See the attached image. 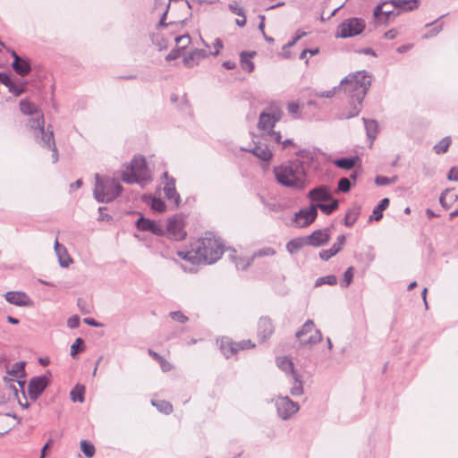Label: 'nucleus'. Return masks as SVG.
<instances>
[{"mask_svg":"<svg viewBox=\"0 0 458 458\" xmlns=\"http://www.w3.org/2000/svg\"><path fill=\"white\" fill-rule=\"evenodd\" d=\"M275 124V120L273 119V115H270V113L263 112L260 114L259 120V128L260 130H270Z\"/></svg>","mask_w":458,"mask_h":458,"instance_id":"obj_35","label":"nucleus"},{"mask_svg":"<svg viewBox=\"0 0 458 458\" xmlns=\"http://www.w3.org/2000/svg\"><path fill=\"white\" fill-rule=\"evenodd\" d=\"M152 405L153 406H156L157 409L165 413V414H170L172 411H173V406L172 404L167 402V401H165V400H157V401H152Z\"/></svg>","mask_w":458,"mask_h":458,"instance_id":"obj_42","label":"nucleus"},{"mask_svg":"<svg viewBox=\"0 0 458 458\" xmlns=\"http://www.w3.org/2000/svg\"><path fill=\"white\" fill-rule=\"evenodd\" d=\"M273 174L280 185L295 191H303L310 184L304 161L300 159L287 160L274 166Z\"/></svg>","mask_w":458,"mask_h":458,"instance_id":"obj_3","label":"nucleus"},{"mask_svg":"<svg viewBox=\"0 0 458 458\" xmlns=\"http://www.w3.org/2000/svg\"><path fill=\"white\" fill-rule=\"evenodd\" d=\"M360 208H353L349 209L344 216V225L347 227L352 226L360 216Z\"/></svg>","mask_w":458,"mask_h":458,"instance_id":"obj_38","label":"nucleus"},{"mask_svg":"<svg viewBox=\"0 0 458 458\" xmlns=\"http://www.w3.org/2000/svg\"><path fill=\"white\" fill-rule=\"evenodd\" d=\"M330 201L331 202L328 203V204L318 203V204H315V206H317V209L319 208L324 214L330 215L334 211H335L338 208V206H339L338 200L334 199L332 198V199Z\"/></svg>","mask_w":458,"mask_h":458,"instance_id":"obj_39","label":"nucleus"},{"mask_svg":"<svg viewBox=\"0 0 458 458\" xmlns=\"http://www.w3.org/2000/svg\"><path fill=\"white\" fill-rule=\"evenodd\" d=\"M236 345H237V352L240 350H245V349H249V348L254 346L253 344H251V342L250 340H243L242 342H238V343H236Z\"/></svg>","mask_w":458,"mask_h":458,"instance_id":"obj_63","label":"nucleus"},{"mask_svg":"<svg viewBox=\"0 0 458 458\" xmlns=\"http://www.w3.org/2000/svg\"><path fill=\"white\" fill-rule=\"evenodd\" d=\"M94 198L98 202L108 203L115 199L122 192V185L114 178L95 174Z\"/></svg>","mask_w":458,"mask_h":458,"instance_id":"obj_4","label":"nucleus"},{"mask_svg":"<svg viewBox=\"0 0 458 458\" xmlns=\"http://www.w3.org/2000/svg\"><path fill=\"white\" fill-rule=\"evenodd\" d=\"M307 198L310 200V204L323 203L332 199V193L328 186L319 185L310 190Z\"/></svg>","mask_w":458,"mask_h":458,"instance_id":"obj_14","label":"nucleus"},{"mask_svg":"<svg viewBox=\"0 0 458 458\" xmlns=\"http://www.w3.org/2000/svg\"><path fill=\"white\" fill-rule=\"evenodd\" d=\"M122 180L129 184H145L150 180V171L147 166L146 159L142 156L134 157L131 163L122 172Z\"/></svg>","mask_w":458,"mask_h":458,"instance_id":"obj_5","label":"nucleus"},{"mask_svg":"<svg viewBox=\"0 0 458 458\" xmlns=\"http://www.w3.org/2000/svg\"><path fill=\"white\" fill-rule=\"evenodd\" d=\"M362 120L364 122L368 139L370 140V143H372L377 134V130H378L377 123L375 120H370V119H366V118H363Z\"/></svg>","mask_w":458,"mask_h":458,"instance_id":"obj_32","label":"nucleus"},{"mask_svg":"<svg viewBox=\"0 0 458 458\" xmlns=\"http://www.w3.org/2000/svg\"><path fill=\"white\" fill-rule=\"evenodd\" d=\"M34 139L42 148L52 151L53 163H56L58 161V150L55 145L52 126L48 125L46 131L39 135H36Z\"/></svg>","mask_w":458,"mask_h":458,"instance_id":"obj_10","label":"nucleus"},{"mask_svg":"<svg viewBox=\"0 0 458 458\" xmlns=\"http://www.w3.org/2000/svg\"><path fill=\"white\" fill-rule=\"evenodd\" d=\"M266 140H273L276 143H279L281 144V139H282V136L280 134V132H277V131H269L266 135Z\"/></svg>","mask_w":458,"mask_h":458,"instance_id":"obj_56","label":"nucleus"},{"mask_svg":"<svg viewBox=\"0 0 458 458\" xmlns=\"http://www.w3.org/2000/svg\"><path fill=\"white\" fill-rule=\"evenodd\" d=\"M365 29V22L360 18H349L343 21L337 28L336 38H351L360 34Z\"/></svg>","mask_w":458,"mask_h":458,"instance_id":"obj_7","label":"nucleus"},{"mask_svg":"<svg viewBox=\"0 0 458 458\" xmlns=\"http://www.w3.org/2000/svg\"><path fill=\"white\" fill-rule=\"evenodd\" d=\"M85 386L77 385L70 393L72 402H84Z\"/></svg>","mask_w":458,"mask_h":458,"instance_id":"obj_41","label":"nucleus"},{"mask_svg":"<svg viewBox=\"0 0 458 458\" xmlns=\"http://www.w3.org/2000/svg\"><path fill=\"white\" fill-rule=\"evenodd\" d=\"M296 156L301 158V161H304V166L308 169L310 163H312L317 157V153L311 149H300L296 152Z\"/></svg>","mask_w":458,"mask_h":458,"instance_id":"obj_34","label":"nucleus"},{"mask_svg":"<svg viewBox=\"0 0 458 458\" xmlns=\"http://www.w3.org/2000/svg\"><path fill=\"white\" fill-rule=\"evenodd\" d=\"M170 317L174 321H177L182 324H184L189 320L188 317H186L181 311H172L170 312Z\"/></svg>","mask_w":458,"mask_h":458,"instance_id":"obj_55","label":"nucleus"},{"mask_svg":"<svg viewBox=\"0 0 458 458\" xmlns=\"http://www.w3.org/2000/svg\"><path fill=\"white\" fill-rule=\"evenodd\" d=\"M136 227L140 231L150 232L157 236L165 234V226L160 222L145 218L142 216L136 221Z\"/></svg>","mask_w":458,"mask_h":458,"instance_id":"obj_13","label":"nucleus"},{"mask_svg":"<svg viewBox=\"0 0 458 458\" xmlns=\"http://www.w3.org/2000/svg\"><path fill=\"white\" fill-rule=\"evenodd\" d=\"M151 208L157 212H163L165 209V203L161 199L153 198L151 201Z\"/></svg>","mask_w":458,"mask_h":458,"instance_id":"obj_54","label":"nucleus"},{"mask_svg":"<svg viewBox=\"0 0 458 458\" xmlns=\"http://www.w3.org/2000/svg\"><path fill=\"white\" fill-rule=\"evenodd\" d=\"M389 4H391L390 2H384L378 4L374 10V16L377 19H381V16H384V21H388L390 16L394 13V10H395L392 5L391 8H388Z\"/></svg>","mask_w":458,"mask_h":458,"instance_id":"obj_29","label":"nucleus"},{"mask_svg":"<svg viewBox=\"0 0 458 458\" xmlns=\"http://www.w3.org/2000/svg\"><path fill=\"white\" fill-rule=\"evenodd\" d=\"M447 179L450 181L458 182V169L452 167L447 174Z\"/></svg>","mask_w":458,"mask_h":458,"instance_id":"obj_64","label":"nucleus"},{"mask_svg":"<svg viewBox=\"0 0 458 458\" xmlns=\"http://www.w3.org/2000/svg\"><path fill=\"white\" fill-rule=\"evenodd\" d=\"M438 20L439 19H437L433 22H429V23L426 24L427 27L431 26V25H435V27L423 36L424 38H432V37L437 35L442 30L443 23L437 24Z\"/></svg>","mask_w":458,"mask_h":458,"instance_id":"obj_51","label":"nucleus"},{"mask_svg":"<svg viewBox=\"0 0 458 458\" xmlns=\"http://www.w3.org/2000/svg\"><path fill=\"white\" fill-rule=\"evenodd\" d=\"M259 199L268 212L279 213L284 210V206L280 202L276 200H267L262 196H259Z\"/></svg>","mask_w":458,"mask_h":458,"instance_id":"obj_36","label":"nucleus"},{"mask_svg":"<svg viewBox=\"0 0 458 458\" xmlns=\"http://www.w3.org/2000/svg\"><path fill=\"white\" fill-rule=\"evenodd\" d=\"M323 339L322 333L320 330L316 329L315 334L310 335L307 340H301V345H314L318 343H320Z\"/></svg>","mask_w":458,"mask_h":458,"instance_id":"obj_47","label":"nucleus"},{"mask_svg":"<svg viewBox=\"0 0 458 458\" xmlns=\"http://www.w3.org/2000/svg\"><path fill=\"white\" fill-rule=\"evenodd\" d=\"M20 110L23 114L30 116L26 123V126L32 131L34 138L36 135L46 131L44 114L34 103L28 99H21L20 101Z\"/></svg>","mask_w":458,"mask_h":458,"instance_id":"obj_6","label":"nucleus"},{"mask_svg":"<svg viewBox=\"0 0 458 458\" xmlns=\"http://www.w3.org/2000/svg\"><path fill=\"white\" fill-rule=\"evenodd\" d=\"M372 76L365 70L358 71L348 74L343 79L338 87H334L330 90L315 91L313 96L318 98L334 97L337 89L343 90L349 98V108L347 112L342 114L341 117L350 119L357 116L362 107V101L371 86Z\"/></svg>","mask_w":458,"mask_h":458,"instance_id":"obj_1","label":"nucleus"},{"mask_svg":"<svg viewBox=\"0 0 458 458\" xmlns=\"http://www.w3.org/2000/svg\"><path fill=\"white\" fill-rule=\"evenodd\" d=\"M55 251L58 258L59 264L62 267H68L72 263V259L67 252L66 248L61 245L57 239L55 242Z\"/></svg>","mask_w":458,"mask_h":458,"instance_id":"obj_23","label":"nucleus"},{"mask_svg":"<svg viewBox=\"0 0 458 458\" xmlns=\"http://www.w3.org/2000/svg\"><path fill=\"white\" fill-rule=\"evenodd\" d=\"M273 401L275 402L277 415L284 420H289L300 410L299 404L288 396H278Z\"/></svg>","mask_w":458,"mask_h":458,"instance_id":"obj_8","label":"nucleus"},{"mask_svg":"<svg viewBox=\"0 0 458 458\" xmlns=\"http://www.w3.org/2000/svg\"><path fill=\"white\" fill-rule=\"evenodd\" d=\"M257 55L255 51H242L240 54V64L243 71L252 72L255 69L252 58Z\"/></svg>","mask_w":458,"mask_h":458,"instance_id":"obj_22","label":"nucleus"},{"mask_svg":"<svg viewBox=\"0 0 458 458\" xmlns=\"http://www.w3.org/2000/svg\"><path fill=\"white\" fill-rule=\"evenodd\" d=\"M305 238L307 245L320 247L329 242L331 238V230L329 227L318 229Z\"/></svg>","mask_w":458,"mask_h":458,"instance_id":"obj_15","label":"nucleus"},{"mask_svg":"<svg viewBox=\"0 0 458 458\" xmlns=\"http://www.w3.org/2000/svg\"><path fill=\"white\" fill-rule=\"evenodd\" d=\"M220 350L223 355L228 359L237 353V345L229 338H223L220 344Z\"/></svg>","mask_w":458,"mask_h":458,"instance_id":"obj_27","label":"nucleus"},{"mask_svg":"<svg viewBox=\"0 0 458 458\" xmlns=\"http://www.w3.org/2000/svg\"><path fill=\"white\" fill-rule=\"evenodd\" d=\"M225 246L220 239L207 233L204 237L198 239L191 245V250L178 251V256L191 264H213L223 255Z\"/></svg>","mask_w":458,"mask_h":458,"instance_id":"obj_2","label":"nucleus"},{"mask_svg":"<svg viewBox=\"0 0 458 458\" xmlns=\"http://www.w3.org/2000/svg\"><path fill=\"white\" fill-rule=\"evenodd\" d=\"M292 377L293 380V386L290 389V394L293 396H301L304 393L301 376L299 373H296L293 374Z\"/></svg>","mask_w":458,"mask_h":458,"instance_id":"obj_33","label":"nucleus"},{"mask_svg":"<svg viewBox=\"0 0 458 458\" xmlns=\"http://www.w3.org/2000/svg\"><path fill=\"white\" fill-rule=\"evenodd\" d=\"M276 365L278 368L286 374H290L291 377L297 372L294 370V365L292 360L286 356L278 357L276 359Z\"/></svg>","mask_w":458,"mask_h":458,"instance_id":"obj_30","label":"nucleus"},{"mask_svg":"<svg viewBox=\"0 0 458 458\" xmlns=\"http://www.w3.org/2000/svg\"><path fill=\"white\" fill-rule=\"evenodd\" d=\"M81 452L87 457H92L95 454L96 449L95 446L87 440H81L80 443Z\"/></svg>","mask_w":458,"mask_h":458,"instance_id":"obj_48","label":"nucleus"},{"mask_svg":"<svg viewBox=\"0 0 458 458\" xmlns=\"http://www.w3.org/2000/svg\"><path fill=\"white\" fill-rule=\"evenodd\" d=\"M4 297L9 303L19 307H27L32 303L30 298L23 292H7Z\"/></svg>","mask_w":458,"mask_h":458,"instance_id":"obj_19","label":"nucleus"},{"mask_svg":"<svg viewBox=\"0 0 458 458\" xmlns=\"http://www.w3.org/2000/svg\"><path fill=\"white\" fill-rule=\"evenodd\" d=\"M304 245H307L306 238H294L287 242L286 250L291 253H295L301 250Z\"/></svg>","mask_w":458,"mask_h":458,"instance_id":"obj_37","label":"nucleus"},{"mask_svg":"<svg viewBox=\"0 0 458 458\" xmlns=\"http://www.w3.org/2000/svg\"><path fill=\"white\" fill-rule=\"evenodd\" d=\"M163 177L165 179L163 189L165 198L178 207L181 202V197L175 188V179L170 177L167 172L163 174Z\"/></svg>","mask_w":458,"mask_h":458,"instance_id":"obj_16","label":"nucleus"},{"mask_svg":"<svg viewBox=\"0 0 458 458\" xmlns=\"http://www.w3.org/2000/svg\"><path fill=\"white\" fill-rule=\"evenodd\" d=\"M458 200V195L453 192V189H445L440 195L439 202L445 209H448Z\"/></svg>","mask_w":458,"mask_h":458,"instance_id":"obj_26","label":"nucleus"},{"mask_svg":"<svg viewBox=\"0 0 458 458\" xmlns=\"http://www.w3.org/2000/svg\"><path fill=\"white\" fill-rule=\"evenodd\" d=\"M451 142V137L446 136L443 138L438 143H437L433 148L437 154H444L448 150Z\"/></svg>","mask_w":458,"mask_h":458,"instance_id":"obj_40","label":"nucleus"},{"mask_svg":"<svg viewBox=\"0 0 458 458\" xmlns=\"http://www.w3.org/2000/svg\"><path fill=\"white\" fill-rule=\"evenodd\" d=\"M275 327L268 317H261L258 323V337L264 342L274 333Z\"/></svg>","mask_w":458,"mask_h":458,"instance_id":"obj_17","label":"nucleus"},{"mask_svg":"<svg viewBox=\"0 0 458 458\" xmlns=\"http://www.w3.org/2000/svg\"><path fill=\"white\" fill-rule=\"evenodd\" d=\"M49 379L47 376L33 377L28 386V394L31 400L36 401L48 386Z\"/></svg>","mask_w":458,"mask_h":458,"instance_id":"obj_12","label":"nucleus"},{"mask_svg":"<svg viewBox=\"0 0 458 458\" xmlns=\"http://www.w3.org/2000/svg\"><path fill=\"white\" fill-rule=\"evenodd\" d=\"M157 362L159 363L161 369L164 372L170 371L173 368L171 363L169 361H167L164 357H162L161 360H159Z\"/></svg>","mask_w":458,"mask_h":458,"instance_id":"obj_61","label":"nucleus"},{"mask_svg":"<svg viewBox=\"0 0 458 458\" xmlns=\"http://www.w3.org/2000/svg\"><path fill=\"white\" fill-rule=\"evenodd\" d=\"M276 253L275 250L270 248V247H267V248H263V249H260L255 254H254V258L255 257H264V256H272Z\"/></svg>","mask_w":458,"mask_h":458,"instance_id":"obj_57","label":"nucleus"},{"mask_svg":"<svg viewBox=\"0 0 458 458\" xmlns=\"http://www.w3.org/2000/svg\"><path fill=\"white\" fill-rule=\"evenodd\" d=\"M345 241V235H339L336 239V242L332 245L331 248L320 250L319 258L325 261H327L343 249Z\"/></svg>","mask_w":458,"mask_h":458,"instance_id":"obj_21","label":"nucleus"},{"mask_svg":"<svg viewBox=\"0 0 458 458\" xmlns=\"http://www.w3.org/2000/svg\"><path fill=\"white\" fill-rule=\"evenodd\" d=\"M359 161H360V157L358 156H354V157H341V158L335 159L333 161V164L338 168L344 169V170H350V169L353 168Z\"/></svg>","mask_w":458,"mask_h":458,"instance_id":"obj_28","label":"nucleus"},{"mask_svg":"<svg viewBox=\"0 0 458 458\" xmlns=\"http://www.w3.org/2000/svg\"><path fill=\"white\" fill-rule=\"evenodd\" d=\"M254 257L250 259L234 258L235 267L238 270H246L252 263Z\"/></svg>","mask_w":458,"mask_h":458,"instance_id":"obj_49","label":"nucleus"},{"mask_svg":"<svg viewBox=\"0 0 458 458\" xmlns=\"http://www.w3.org/2000/svg\"><path fill=\"white\" fill-rule=\"evenodd\" d=\"M353 276H354V267H349L344 274V280L341 282V286L348 287L352 282Z\"/></svg>","mask_w":458,"mask_h":458,"instance_id":"obj_52","label":"nucleus"},{"mask_svg":"<svg viewBox=\"0 0 458 458\" xmlns=\"http://www.w3.org/2000/svg\"><path fill=\"white\" fill-rule=\"evenodd\" d=\"M0 82L3 83L7 88H9L13 83V81L11 80L10 76L4 72H0Z\"/></svg>","mask_w":458,"mask_h":458,"instance_id":"obj_62","label":"nucleus"},{"mask_svg":"<svg viewBox=\"0 0 458 458\" xmlns=\"http://www.w3.org/2000/svg\"><path fill=\"white\" fill-rule=\"evenodd\" d=\"M242 150L250 151L263 161H269L273 157L272 149L262 141L256 142L251 149L242 148Z\"/></svg>","mask_w":458,"mask_h":458,"instance_id":"obj_20","label":"nucleus"},{"mask_svg":"<svg viewBox=\"0 0 458 458\" xmlns=\"http://www.w3.org/2000/svg\"><path fill=\"white\" fill-rule=\"evenodd\" d=\"M318 216L317 206L310 204L308 208L300 209L294 215L293 223L302 228L312 224Z\"/></svg>","mask_w":458,"mask_h":458,"instance_id":"obj_11","label":"nucleus"},{"mask_svg":"<svg viewBox=\"0 0 458 458\" xmlns=\"http://www.w3.org/2000/svg\"><path fill=\"white\" fill-rule=\"evenodd\" d=\"M12 56L13 57V62L12 64V67L14 72L20 76H27L31 72V66L28 60L22 59L20 57L17 53L13 50L11 52Z\"/></svg>","mask_w":458,"mask_h":458,"instance_id":"obj_18","label":"nucleus"},{"mask_svg":"<svg viewBox=\"0 0 458 458\" xmlns=\"http://www.w3.org/2000/svg\"><path fill=\"white\" fill-rule=\"evenodd\" d=\"M337 284V277L334 275L318 277L315 281V287H319L324 284L335 285Z\"/></svg>","mask_w":458,"mask_h":458,"instance_id":"obj_45","label":"nucleus"},{"mask_svg":"<svg viewBox=\"0 0 458 458\" xmlns=\"http://www.w3.org/2000/svg\"><path fill=\"white\" fill-rule=\"evenodd\" d=\"M398 177L396 175L393 177H386L384 175H377L375 178V183L378 186H386L392 183H394L397 181Z\"/></svg>","mask_w":458,"mask_h":458,"instance_id":"obj_50","label":"nucleus"},{"mask_svg":"<svg viewBox=\"0 0 458 458\" xmlns=\"http://www.w3.org/2000/svg\"><path fill=\"white\" fill-rule=\"evenodd\" d=\"M314 322L311 319H308L301 327L300 330H298L295 334V336L301 341V337L309 333H310L314 329Z\"/></svg>","mask_w":458,"mask_h":458,"instance_id":"obj_44","label":"nucleus"},{"mask_svg":"<svg viewBox=\"0 0 458 458\" xmlns=\"http://www.w3.org/2000/svg\"><path fill=\"white\" fill-rule=\"evenodd\" d=\"M389 199L384 198L374 208L372 215L369 216V221L375 220L379 221L383 217V211L386 210L389 206Z\"/></svg>","mask_w":458,"mask_h":458,"instance_id":"obj_31","label":"nucleus"},{"mask_svg":"<svg viewBox=\"0 0 458 458\" xmlns=\"http://www.w3.org/2000/svg\"><path fill=\"white\" fill-rule=\"evenodd\" d=\"M165 230V235L174 241H182L186 236L183 219L179 216L168 219Z\"/></svg>","mask_w":458,"mask_h":458,"instance_id":"obj_9","label":"nucleus"},{"mask_svg":"<svg viewBox=\"0 0 458 458\" xmlns=\"http://www.w3.org/2000/svg\"><path fill=\"white\" fill-rule=\"evenodd\" d=\"M80 318L79 316H72L67 320V326L68 327L74 329L77 328L80 326Z\"/></svg>","mask_w":458,"mask_h":458,"instance_id":"obj_60","label":"nucleus"},{"mask_svg":"<svg viewBox=\"0 0 458 458\" xmlns=\"http://www.w3.org/2000/svg\"><path fill=\"white\" fill-rule=\"evenodd\" d=\"M228 7L232 13L237 14L238 16H243L245 13L243 8L240 7L235 2L229 4Z\"/></svg>","mask_w":458,"mask_h":458,"instance_id":"obj_59","label":"nucleus"},{"mask_svg":"<svg viewBox=\"0 0 458 458\" xmlns=\"http://www.w3.org/2000/svg\"><path fill=\"white\" fill-rule=\"evenodd\" d=\"M351 181L349 178L343 177L338 181V191L342 192H348L351 189Z\"/></svg>","mask_w":458,"mask_h":458,"instance_id":"obj_53","label":"nucleus"},{"mask_svg":"<svg viewBox=\"0 0 458 458\" xmlns=\"http://www.w3.org/2000/svg\"><path fill=\"white\" fill-rule=\"evenodd\" d=\"M420 0H390L391 5L399 11H413L419 7Z\"/></svg>","mask_w":458,"mask_h":458,"instance_id":"obj_25","label":"nucleus"},{"mask_svg":"<svg viewBox=\"0 0 458 458\" xmlns=\"http://www.w3.org/2000/svg\"><path fill=\"white\" fill-rule=\"evenodd\" d=\"M24 369L25 362H15L12 365V368L10 370H8V373L15 377H23L25 375Z\"/></svg>","mask_w":458,"mask_h":458,"instance_id":"obj_43","label":"nucleus"},{"mask_svg":"<svg viewBox=\"0 0 458 458\" xmlns=\"http://www.w3.org/2000/svg\"><path fill=\"white\" fill-rule=\"evenodd\" d=\"M85 349L84 341L82 338L78 337L74 343L71 345V356L75 358L78 353L83 352Z\"/></svg>","mask_w":458,"mask_h":458,"instance_id":"obj_46","label":"nucleus"},{"mask_svg":"<svg viewBox=\"0 0 458 458\" xmlns=\"http://www.w3.org/2000/svg\"><path fill=\"white\" fill-rule=\"evenodd\" d=\"M9 91L13 94L15 97L21 96L25 88L23 86H18L14 82L8 88Z\"/></svg>","mask_w":458,"mask_h":458,"instance_id":"obj_58","label":"nucleus"},{"mask_svg":"<svg viewBox=\"0 0 458 458\" xmlns=\"http://www.w3.org/2000/svg\"><path fill=\"white\" fill-rule=\"evenodd\" d=\"M208 56L205 49H195L187 57L184 58V64L188 67L197 65L199 62Z\"/></svg>","mask_w":458,"mask_h":458,"instance_id":"obj_24","label":"nucleus"}]
</instances>
